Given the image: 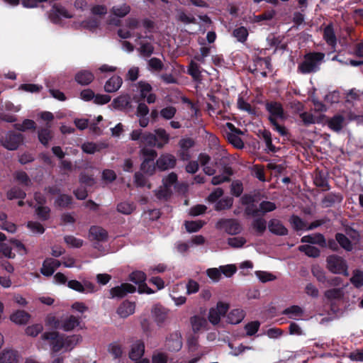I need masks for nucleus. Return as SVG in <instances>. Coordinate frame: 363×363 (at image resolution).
I'll list each match as a JSON object with an SVG mask.
<instances>
[{
  "label": "nucleus",
  "instance_id": "1",
  "mask_svg": "<svg viewBox=\"0 0 363 363\" xmlns=\"http://www.w3.org/2000/svg\"><path fill=\"white\" fill-rule=\"evenodd\" d=\"M41 338L49 342L52 353L71 351L82 339L79 335H65L56 331L45 332Z\"/></svg>",
  "mask_w": 363,
  "mask_h": 363
},
{
  "label": "nucleus",
  "instance_id": "2",
  "mask_svg": "<svg viewBox=\"0 0 363 363\" xmlns=\"http://www.w3.org/2000/svg\"><path fill=\"white\" fill-rule=\"evenodd\" d=\"M266 109L269 113V120L274 127V130L284 136L287 135V131L284 125L278 123L277 120L285 119L284 111L282 105L277 101H270L266 104Z\"/></svg>",
  "mask_w": 363,
  "mask_h": 363
},
{
  "label": "nucleus",
  "instance_id": "3",
  "mask_svg": "<svg viewBox=\"0 0 363 363\" xmlns=\"http://www.w3.org/2000/svg\"><path fill=\"white\" fill-rule=\"evenodd\" d=\"M327 269L333 274L349 276L348 266L345 259L337 255H332L326 259Z\"/></svg>",
  "mask_w": 363,
  "mask_h": 363
},
{
  "label": "nucleus",
  "instance_id": "4",
  "mask_svg": "<svg viewBox=\"0 0 363 363\" xmlns=\"http://www.w3.org/2000/svg\"><path fill=\"white\" fill-rule=\"evenodd\" d=\"M140 152L144 157L140 166L141 170L147 174H153L155 170V160L157 156V152L153 149L145 147H143Z\"/></svg>",
  "mask_w": 363,
  "mask_h": 363
},
{
  "label": "nucleus",
  "instance_id": "5",
  "mask_svg": "<svg viewBox=\"0 0 363 363\" xmlns=\"http://www.w3.org/2000/svg\"><path fill=\"white\" fill-rule=\"evenodd\" d=\"M130 138L133 140H140V144L143 145L145 147H157V136L151 133H143L140 129H136L132 131L130 133Z\"/></svg>",
  "mask_w": 363,
  "mask_h": 363
},
{
  "label": "nucleus",
  "instance_id": "6",
  "mask_svg": "<svg viewBox=\"0 0 363 363\" xmlns=\"http://www.w3.org/2000/svg\"><path fill=\"white\" fill-rule=\"evenodd\" d=\"M218 229H223L225 233L230 235H238L241 233L242 228L240 223L235 219L222 218L216 225Z\"/></svg>",
  "mask_w": 363,
  "mask_h": 363
},
{
  "label": "nucleus",
  "instance_id": "7",
  "mask_svg": "<svg viewBox=\"0 0 363 363\" xmlns=\"http://www.w3.org/2000/svg\"><path fill=\"white\" fill-rule=\"evenodd\" d=\"M325 54L320 52H310L304 55V60L298 68H315L324 60Z\"/></svg>",
  "mask_w": 363,
  "mask_h": 363
},
{
  "label": "nucleus",
  "instance_id": "8",
  "mask_svg": "<svg viewBox=\"0 0 363 363\" xmlns=\"http://www.w3.org/2000/svg\"><path fill=\"white\" fill-rule=\"evenodd\" d=\"M23 139L22 134L9 132L1 138V141L5 148L9 150H15L18 149L19 145L22 143Z\"/></svg>",
  "mask_w": 363,
  "mask_h": 363
},
{
  "label": "nucleus",
  "instance_id": "9",
  "mask_svg": "<svg viewBox=\"0 0 363 363\" xmlns=\"http://www.w3.org/2000/svg\"><path fill=\"white\" fill-rule=\"evenodd\" d=\"M225 127L230 130V133L227 134V138L230 143H231L235 147L242 149L244 147V143L242 140L238 136L242 132L239 128L231 123H226Z\"/></svg>",
  "mask_w": 363,
  "mask_h": 363
},
{
  "label": "nucleus",
  "instance_id": "10",
  "mask_svg": "<svg viewBox=\"0 0 363 363\" xmlns=\"http://www.w3.org/2000/svg\"><path fill=\"white\" fill-rule=\"evenodd\" d=\"M228 305L222 302L218 303L216 308H211L208 313V320L213 325H217L220 320L221 316L225 315L228 310Z\"/></svg>",
  "mask_w": 363,
  "mask_h": 363
},
{
  "label": "nucleus",
  "instance_id": "11",
  "mask_svg": "<svg viewBox=\"0 0 363 363\" xmlns=\"http://www.w3.org/2000/svg\"><path fill=\"white\" fill-rule=\"evenodd\" d=\"M136 291L135 286L129 284L123 283L120 286H115L110 290V298H121L125 296L128 294L134 293Z\"/></svg>",
  "mask_w": 363,
  "mask_h": 363
},
{
  "label": "nucleus",
  "instance_id": "12",
  "mask_svg": "<svg viewBox=\"0 0 363 363\" xmlns=\"http://www.w3.org/2000/svg\"><path fill=\"white\" fill-rule=\"evenodd\" d=\"M177 164L176 157L171 154H162L156 161L157 168L161 171L172 169Z\"/></svg>",
  "mask_w": 363,
  "mask_h": 363
},
{
  "label": "nucleus",
  "instance_id": "13",
  "mask_svg": "<svg viewBox=\"0 0 363 363\" xmlns=\"http://www.w3.org/2000/svg\"><path fill=\"white\" fill-rule=\"evenodd\" d=\"M138 84L140 98L143 99H146L148 104L155 103L156 101V95L151 92L152 89V86L143 81L139 82Z\"/></svg>",
  "mask_w": 363,
  "mask_h": 363
},
{
  "label": "nucleus",
  "instance_id": "14",
  "mask_svg": "<svg viewBox=\"0 0 363 363\" xmlns=\"http://www.w3.org/2000/svg\"><path fill=\"white\" fill-rule=\"evenodd\" d=\"M81 322L80 317L70 315L62 320L61 329L66 332L72 331L78 327L82 329Z\"/></svg>",
  "mask_w": 363,
  "mask_h": 363
},
{
  "label": "nucleus",
  "instance_id": "15",
  "mask_svg": "<svg viewBox=\"0 0 363 363\" xmlns=\"http://www.w3.org/2000/svg\"><path fill=\"white\" fill-rule=\"evenodd\" d=\"M60 265L61 262L59 260L53 258H47L43 262L40 272L44 276L50 277L53 274Z\"/></svg>",
  "mask_w": 363,
  "mask_h": 363
},
{
  "label": "nucleus",
  "instance_id": "16",
  "mask_svg": "<svg viewBox=\"0 0 363 363\" xmlns=\"http://www.w3.org/2000/svg\"><path fill=\"white\" fill-rule=\"evenodd\" d=\"M255 198L250 194H245L241 197V203L246 206L245 213L247 216L256 217L257 206L254 203Z\"/></svg>",
  "mask_w": 363,
  "mask_h": 363
},
{
  "label": "nucleus",
  "instance_id": "17",
  "mask_svg": "<svg viewBox=\"0 0 363 363\" xmlns=\"http://www.w3.org/2000/svg\"><path fill=\"white\" fill-rule=\"evenodd\" d=\"M89 237L91 240L105 242L108 238V233L100 226L93 225L89 229Z\"/></svg>",
  "mask_w": 363,
  "mask_h": 363
},
{
  "label": "nucleus",
  "instance_id": "18",
  "mask_svg": "<svg viewBox=\"0 0 363 363\" xmlns=\"http://www.w3.org/2000/svg\"><path fill=\"white\" fill-rule=\"evenodd\" d=\"M345 118L340 114H336L327 120L328 128L334 132L339 133L345 125Z\"/></svg>",
  "mask_w": 363,
  "mask_h": 363
},
{
  "label": "nucleus",
  "instance_id": "19",
  "mask_svg": "<svg viewBox=\"0 0 363 363\" xmlns=\"http://www.w3.org/2000/svg\"><path fill=\"white\" fill-rule=\"evenodd\" d=\"M167 345L169 350L175 352L179 351L182 347L181 333L179 332H174L170 334L169 337L167 340Z\"/></svg>",
  "mask_w": 363,
  "mask_h": 363
},
{
  "label": "nucleus",
  "instance_id": "20",
  "mask_svg": "<svg viewBox=\"0 0 363 363\" xmlns=\"http://www.w3.org/2000/svg\"><path fill=\"white\" fill-rule=\"evenodd\" d=\"M61 17L69 18L72 16L68 13L65 7L58 4H54L50 13L51 21L54 23H57Z\"/></svg>",
  "mask_w": 363,
  "mask_h": 363
},
{
  "label": "nucleus",
  "instance_id": "21",
  "mask_svg": "<svg viewBox=\"0 0 363 363\" xmlns=\"http://www.w3.org/2000/svg\"><path fill=\"white\" fill-rule=\"evenodd\" d=\"M135 304L129 301H123L117 309L118 315L122 318H126L134 313Z\"/></svg>",
  "mask_w": 363,
  "mask_h": 363
},
{
  "label": "nucleus",
  "instance_id": "22",
  "mask_svg": "<svg viewBox=\"0 0 363 363\" xmlns=\"http://www.w3.org/2000/svg\"><path fill=\"white\" fill-rule=\"evenodd\" d=\"M268 228L269 231L277 235H286L288 229L277 219H271L269 222Z\"/></svg>",
  "mask_w": 363,
  "mask_h": 363
},
{
  "label": "nucleus",
  "instance_id": "23",
  "mask_svg": "<svg viewBox=\"0 0 363 363\" xmlns=\"http://www.w3.org/2000/svg\"><path fill=\"white\" fill-rule=\"evenodd\" d=\"M190 323L194 333H198L201 330H207V320L201 315H196L190 318Z\"/></svg>",
  "mask_w": 363,
  "mask_h": 363
},
{
  "label": "nucleus",
  "instance_id": "24",
  "mask_svg": "<svg viewBox=\"0 0 363 363\" xmlns=\"http://www.w3.org/2000/svg\"><path fill=\"white\" fill-rule=\"evenodd\" d=\"M323 39L331 48H335L337 45V38L332 23L325 26L323 30Z\"/></svg>",
  "mask_w": 363,
  "mask_h": 363
},
{
  "label": "nucleus",
  "instance_id": "25",
  "mask_svg": "<svg viewBox=\"0 0 363 363\" xmlns=\"http://www.w3.org/2000/svg\"><path fill=\"white\" fill-rule=\"evenodd\" d=\"M123 83L122 78L118 75L110 77L104 85V90L108 93H113L119 89Z\"/></svg>",
  "mask_w": 363,
  "mask_h": 363
},
{
  "label": "nucleus",
  "instance_id": "26",
  "mask_svg": "<svg viewBox=\"0 0 363 363\" xmlns=\"http://www.w3.org/2000/svg\"><path fill=\"white\" fill-rule=\"evenodd\" d=\"M145 352V344L141 340L135 341L129 353V357L133 360L140 359L143 355Z\"/></svg>",
  "mask_w": 363,
  "mask_h": 363
},
{
  "label": "nucleus",
  "instance_id": "27",
  "mask_svg": "<svg viewBox=\"0 0 363 363\" xmlns=\"http://www.w3.org/2000/svg\"><path fill=\"white\" fill-rule=\"evenodd\" d=\"M301 242L303 243L317 244L321 247L326 245L325 237L320 233L305 235L301 238Z\"/></svg>",
  "mask_w": 363,
  "mask_h": 363
},
{
  "label": "nucleus",
  "instance_id": "28",
  "mask_svg": "<svg viewBox=\"0 0 363 363\" xmlns=\"http://www.w3.org/2000/svg\"><path fill=\"white\" fill-rule=\"evenodd\" d=\"M324 296L329 301H340L344 297V287L328 289L324 292Z\"/></svg>",
  "mask_w": 363,
  "mask_h": 363
},
{
  "label": "nucleus",
  "instance_id": "29",
  "mask_svg": "<svg viewBox=\"0 0 363 363\" xmlns=\"http://www.w3.org/2000/svg\"><path fill=\"white\" fill-rule=\"evenodd\" d=\"M94 74L88 69H84L79 72L75 79L77 82L81 85H88L94 80Z\"/></svg>",
  "mask_w": 363,
  "mask_h": 363
},
{
  "label": "nucleus",
  "instance_id": "30",
  "mask_svg": "<svg viewBox=\"0 0 363 363\" xmlns=\"http://www.w3.org/2000/svg\"><path fill=\"white\" fill-rule=\"evenodd\" d=\"M245 313L243 310L236 308L232 310L227 316V321L230 324H238L245 318Z\"/></svg>",
  "mask_w": 363,
  "mask_h": 363
},
{
  "label": "nucleus",
  "instance_id": "31",
  "mask_svg": "<svg viewBox=\"0 0 363 363\" xmlns=\"http://www.w3.org/2000/svg\"><path fill=\"white\" fill-rule=\"evenodd\" d=\"M0 363H18L17 352L5 350L0 354Z\"/></svg>",
  "mask_w": 363,
  "mask_h": 363
},
{
  "label": "nucleus",
  "instance_id": "32",
  "mask_svg": "<svg viewBox=\"0 0 363 363\" xmlns=\"http://www.w3.org/2000/svg\"><path fill=\"white\" fill-rule=\"evenodd\" d=\"M184 286L182 283L174 285L170 294L171 298L174 300L177 306H182L186 303V298L183 296H177V292L179 290H184Z\"/></svg>",
  "mask_w": 363,
  "mask_h": 363
},
{
  "label": "nucleus",
  "instance_id": "33",
  "mask_svg": "<svg viewBox=\"0 0 363 363\" xmlns=\"http://www.w3.org/2000/svg\"><path fill=\"white\" fill-rule=\"evenodd\" d=\"M10 319L16 324L23 325L29 320L30 315L24 311L19 310L11 314Z\"/></svg>",
  "mask_w": 363,
  "mask_h": 363
},
{
  "label": "nucleus",
  "instance_id": "34",
  "mask_svg": "<svg viewBox=\"0 0 363 363\" xmlns=\"http://www.w3.org/2000/svg\"><path fill=\"white\" fill-rule=\"evenodd\" d=\"M277 208V206L274 202L263 201L259 206H257L256 217L260 215L263 216L267 213L272 212Z\"/></svg>",
  "mask_w": 363,
  "mask_h": 363
},
{
  "label": "nucleus",
  "instance_id": "35",
  "mask_svg": "<svg viewBox=\"0 0 363 363\" xmlns=\"http://www.w3.org/2000/svg\"><path fill=\"white\" fill-rule=\"evenodd\" d=\"M157 136V148H162L169 141V135L163 128H157L155 130Z\"/></svg>",
  "mask_w": 363,
  "mask_h": 363
},
{
  "label": "nucleus",
  "instance_id": "36",
  "mask_svg": "<svg viewBox=\"0 0 363 363\" xmlns=\"http://www.w3.org/2000/svg\"><path fill=\"white\" fill-rule=\"evenodd\" d=\"M130 97L128 95H121L113 101V106L115 108L123 110L130 105Z\"/></svg>",
  "mask_w": 363,
  "mask_h": 363
},
{
  "label": "nucleus",
  "instance_id": "37",
  "mask_svg": "<svg viewBox=\"0 0 363 363\" xmlns=\"http://www.w3.org/2000/svg\"><path fill=\"white\" fill-rule=\"evenodd\" d=\"M342 201V196L340 194L330 193L327 194L322 200V203L325 207H330L335 203H340Z\"/></svg>",
  "mask_w": 363,
  "mask_h": 363
},
{
  "label": "nucleus",
  "instance_id": "38",
  "mask_svg": "<svg viewBox=\"0 0 363 363\" xmlns=\"http://www.w3.org/2000/svg\"><path fill=\"white\" fill-rule=\"evenodd\" d=\"M52 138V135L50 125L47 126L46 128L39 129L38 139L43 145L47 146Z\"/></svg>",
  "mask_w": 363,
  "mask_h": 363
},
{
  "label": "nucleus",
  "instance_id": "39",
  "mask_svg": "<svg viewBox=\"0 0 363 363\" xmlns=\"http://www.w3.org/2000/svg\"><path fill=\"white\" fill-rule=\"evenodd\" d=\"M298 250L301 252H304L307 256L314 258L318 257L320 253L318 248L309 245H300Z\"/></svg>",
  "mask_w": 363,
  "mask_h": 363
},
{
  "label": "nucleus",
  "instance_id": "40",
  "mask_svg": "<svg viewBox=\"0 0 363 363\" xmlns=\"http://www.w3.org/2000/svg\"><path fill=\"white\" fill-rule=\"evenodd\" d=\"M335 240L344 250L349 252L352 251V242L346 235L342 233H337L335 235Z\"/></svg>",
  "mask_w": 363,
  "mask_h": 363
},
{
  "label": "nucleus",
  "instance_id": "41",
  "mask_svg": "<svg viewBox=\"0 0 363 363\" xmlns=\"http://www.w3.org/2000/svg\"><path fill=\"white\" fill-rule=\"evenodd\" d=\"M289 221L295 230H307L306 222L299 216L293 215Z\"/></svg>",
  "mask_w": 363,
  "mask_h": 363
},
{
  "label": "nucleus",
  "instance_id": "42",
  "mask_svg": "<svg viewBox=\"0 0 363 363\" xmlns=\"http://www.w3.org/2000/svg\"><path fill=\"white\" fill-rule=\"evenodd\" d=\"M303 313V309L298 306H290L283 311V314L288 315L289 318L292 319H296L297 318L301 317Z\"/></svg>",
  "mask_w": 363,
  "mask_h": 363
},
{
  "label": "nucleus",
  "instance_id": "43",
  "mask_svg": "<svg viewBox=\"0 0 363 363\" xmlns=\"http://www.w3.org/2000/svg\"><path fill=\"white\" fill-rule=\"evenodd\" d=\"M233 203V199L230 196L224 197L216 202L215 210L220 211L231 208Z\"/></svg>",
  "mask_w": 363,
  "mask_h": 363
},
{
  "label": "nucleus",
  "instance_id": "44",
  "mask_svg": "<svg viewBox=\"0 0 363 363\" xmlns=\"http://www.w3.org/2000/svg\"><path fill=\"white\" fill-rule=\"evenodd\" d=\"M252 226L259 235H262L266 230L267 222L263 218H257L253 220Z\"/></svg>",
  "mask_w": 363,
  "mask_h": 363
},
{
  "label": "nucleus",
  "instance_id": "45",
  "mask_svg": "<svg viewBox=\"0 0 363 363\" xmlns=\"http://www.w3.org/2000/svg\"><path fill=\"white\" fill-rule=\"evenodd\" d=\"M248 35V30L244 26L237 28L233 32V37L240 43H245L247 39Z\"/></svg>",
  "mask_w": 363,
  "mask_h": 363
},
{
  "label": "nucleus",
  "instance_id": "46",
  "mask_svg": "<svg viewBox=\"0 0 363 363\" xmlns=\"http://www.w3.org/2000/svg\"><path fill=\"white\" fill-rule=\"evenodd\" d=\"M350 282L356 287L360 288L363 286V272L359 269H355L352 272L350 278Z\"/></svg>",
  "mask_w": 363,
  "mask_h": 363
},
{
  "label": "nucleus",
  "instance_id": "47",
  "mask_svg": "<svg viewBox=\"0 0 363 363\" xmlns=\"http://www.w3.org/2000/svg\"><path fill=\"white\" fill-rule=\"evenodd\" d=\"M205 224L202 220H191L186 221L184 223L186 230L189 233H194L199 231Z\"/></svg>",
  "mask_w": 363,
  "mask_h": 363
},
{
  "label": "nucleus",
  "instance_id": "48",
  "mask_svg": "<svg viewBox=\"0 0 363 363\" xmlns=\"http://www.w3.org/2000/svg\"><path fill=\"white\" fill-rule=\"evenodd\" d=\"M212 103H207L206 108L208 114L212 116L213 114L220 113V111H218L220 106L219 103L216 99V97L214 96H209Z\"/></svg>",
  "mask_w": 363,
  "mask_h": 363
},
{
  "label": "nucleus",
  "instance_id": "49",
  "mask_svg": "<svg viewBox=\"0 0 363 363\" xmlns=\"http://www.w3.org/2000/svg\"><path fill=\"white\" fill-rule=\"evenodd\" d=\"M152 314L157 323H162L167 319V313L164 308L155 307L152 310Z\"/></svg>",
  "mask_w": 363,
  "mask_h": 363
},
{
  "label": "nucleus",
  "instance_id": "50",
  "mask_svg": "<svg viewBox=\"0 0 363 363\" xmlns=\"http://www.w3.org/2000/svg\"><path fill=\"white\" fill-rule=\"evenodd\" d=\"M314 184L317 187L321 188L323 191L330 189V185L328 180L320 173L315 175L314 178Z\"/></svg>",
  "mask_w": 363,
  "mask_h": 363
},
{
  "label": "nucleus",
  "instance_id": "51",
  "mask_svg": "<svg viewBox=\"0 0 363 363\" xmlns=\"http://www.w3.org/2000/svg\"><path fill=\"white\" fill-rule=\"evenodd\" d=\"M130 6L126 4H123L121 6H113L111 9V13L114 16L120 18L125 16L130 12Z\"/></svg>",
  "mask_w": 363,
  "mask_h": 363
},
{
  "label": "nucleus",
  "instance_id": "52",
  "mask_svg": "<svg viewBox=\"0 0 363 363\" xmlns=\"http://www.w3.org/2000/svg\"><path fill=\"white\" fill-rule=\"evenodd\" d=\"M15 129L20 131H25L26 130L35 129V123L33 120L25 119L22 123L14 124Z\"/></svg>",
  "mask_w": 363,
  "mask_h": 363
},
{
  "label": "nucleus",
  "instance_id": "53",
  "mask_svg": "<svg viewBox=\"0 0 363 363\" xmlns=\"http://www.w3.org/2000/svg\"><path fill=\"white\" fill-rule=\"evenodd\" d=\"M135 206L133 203L122 202L117 206V210L118 212L129 215L135 210Z\"/></svg>",
  "mask_w": 363,
  "mask_h": 363
},
{
  "label": "nucleus",
  "instance_id": "54",
  "mask_svg": "<svg viewBox=\"0 0 363 363\" xmlns=\"http://www.w3.org/2000/svg\"><path fill=\"white\" fill-rule=\"evenodd\" d=\"M26 195L25 191L18 187H13L7 192V198L9 200L14 199H23Z\"/></svg>",
  "mask_w": 363,
  "mask_h": 363
},
{
  "label": "nucleus",
  "instance_id": "55",
  "mask_svg": "<svg viewBox=\"0 0 363 363\" xmlns=\"http://www.w3.org/2000/svg\"><path fill=\"white\" fill-rule=\"evenodd\" d=\"M138 50L142 56L148 57L153 53L154 47L150 43H141Z\"/></svg>",
  "mask_w": 363,
  "mask_h": 363
},
{
  "label": "nucleus",
  "instance_id": "56",
  "mask_svg": "<svg viewBox=\"0 0 363 363\" xmlns=\"http://www.w3.org/2000/svg\"><path fill=\"white\" fill-rule=\"evenodd\" d=\"M228 244L233 248L242 247L246 243V239L243 237H233L228 239Z\"/></svg>",
  "mask_w": 363,
  "mask_h": 363
},
{
  "label": "nucleus",
  "instance_id": "57",
  "mask_svg": "<svg viewBox=\"0 0 363 363\" xmlns=\"http://www.w3.org/2000/svg\"><path fill=\"white\" fill-rule=\"evenodd\" d=\"M43 330V326L40 323L34 324L26 328V333L31 337H36Z\"/></svg>",
  "mask_w": 363,
  "mask_h": 363
},
{
  "label": "nucleus",
  "instance_id": "58",
  "mask_svg": "<svg viewBox=\"0 0 363 363\" xmlns=\"http://www.w3.org/2000/svg\"><path fill=\"white\" fill-rule=\"evenodd\" d=\"M187 347L189 352H194L198 350L199 344V337L196 335H191L187 339Z\"/></svg>",
  "mask_w": 363,
  "mask_h": 363
},
{
  "label": "nucleus",
  "instance_id": "59",
  "mask_svg": "<svg viewBox=\"0 0 363 363\" xmlns=\"http://www.w3.org/2000/svg\"><path fill=\"white\" fill-rule=\"evenodd\" d=\"M130 280L136 284L145 281L146 274L141 271H135L130 274Z\"/></svg>",
  "mask_w": 363,
  "mask_h": 363
},
{
  "label": "nucleus",
  "instance_id": "60",
  "mask_svg": "<svg viewBox=\"0 0 363 363\" xmlns=\"http://www.w3.org/2000/svg\"><path fill=\"white\" fill-rule=\"evenodd\" d=\"M72 202V197L67 194H61L55 201L57 206L65 208L67 207Z\"/></svg>",
  "mask_w": 363,
  "mask_h": 363
},
{
  "label": "nucleus",
  "instance_id": "61",
  "mask_svg": "<svg viewBox=\"0 0 363 363\" xmlns=\"http://www.w3.org/2000/svg\"><path fill=\"white\" fill-rule=\"evenodd\" d=\"M50 210L48 206H38L36 208V214L43 220H46L50 217Z\"/></svg>",
  "mask_w": 363,
  "mask_h": 363
},
{
  "label": "nucleus",
  "instance_id": "62",
  "mask_svg": "<svg viewBox=\"0 0 363 363\" xmlns=\"http://www.w3.org/2000/svg\"><path fill=\"white\" fill-rule=\"evenodd\" d=\"M260 323L259 321H252L248 323L245 326V329L247 333V335L252 336L255 335L259 330Z\"/></svg>",
  "mask_w": 363,
  "mask_h": 363
},
{
  "label": "nucleus",
  "instance_id": "63",
  "mask_svg": "<svg viewBox=\"0 0 363 363\" xmlns=\"http://www.w3.org/2000/svg\"><path fill=\"white\" fill-rule=\"evenodd\" d=\"M177 110L174 106H167L160 111V116L166 119H172L176 114Z\"/></svg>",
  "mask_w": 363,
  "mask_h": 363
},
{
  "label": "nucleus",
  "instance_id": "64",
  "mask_svg": "<svg viewBox=\"0 0 363 363\" xmlns=\"http://www.w3.org/2000/svg\"><path fill=\"white\" fill-rule=\"evenodd\" d=\"M108 351L115 358L121 357L123 353L122 347L118 342H113L110 344L108 346Z\"/></svg>",
  "mask_w": 363,
  "mask_h": 363
}]
</instances>
